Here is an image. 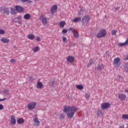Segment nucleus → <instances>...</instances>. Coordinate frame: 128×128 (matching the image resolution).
<instances>
[{"label": "nucleus", "instance_id": "1", "mask_svg": "<svg viewBox=\"0 0 128 128\" xmlns=\"http://www.w3.org/2000/svg\"><path fill=\"white\" fill-rule=\"evenodd\" d=\"M78 108H76V107L74 106H64L63 112H66V114L68 118H70L72 120V118H74V114L76 112H78Z\"/></svg>", "mask_w": 128, "mask_h": 128}, {"label": "nucleus", "instance_id": "2", "mask_svg": "<svg viewBox=\"0 0 128 128\" xmlns=\"http://www.w3.org/2000/svg\"><path fill=\"white\" fill-rule=\"evenodd\" d=\"M106 36V29H102L100 30L96 35L97 38H104Z\"/></svg>", "mask_w": 128, "mask_h": 128}, {"label": "nucleus", "instance_id": "3", "mask_svg": "<svg viewBox=\"0 0 128 128\" xmlns=\"http://www.w3.org/2000/svg\"><path fill=\"white\" fill-rule=\"evenodd\" d=\"M90 20V15H84L82 18V24L83 25L86 26Z\"/></svg>", "mask_w": 128, "mask_h": 128}, {"label": "nucleus", "instance_id": "4", "mask_svg": "<svg viewBox=\"0 0 128 128\" xmlns=\"http://www.w3.org/2000/svg\"><path fill=\"white\" fill-rule=\"evenodd\" d=\"M120 62V58H116L114 59L113 64L115 66L116 68H118L122 64Z\"/></svg>", "mask_w": 128, "mask_h": 128}, {"label": "nucleus", "instance_id": "5", "mask_svg": "<svg viewBox=\"0 0 128 128\" xmlns=\"http://www.w3.org/2000/svg\"><path fill=\"white\" fill-rule=\"evenodd\" d=\"M40 20H41L43 26H46L48 24V18L44 17V16L42 15L39 17Z\"/></svg>", "mask_w": 128, "mask_h": 128}, {"label": "nucleus", "instance_id": "6", "mask_svg": "<svg viewBox=\"0 0 128 128\" xmlns=\"http://www.w3.org/2000/svg\"><path fill=\"white\" fill-rule=\"evenodd\" d=\"M36 102H30L28 104V110H34V108H36Z\"/></svg>", "mask_w": 128, "mask_h": 128}, {"label": "nucleus", "instance_id": "7", "mask_svg": "<svg viewBox=\"0 0 128 128\" xmlns=\"http://www.w3.org/2000/svg\"><path fill=\"white\" fill-rule=\"evenodd\" d=\"M34 126H40V122L38 120V114H36L34 116Z\"/></svg>", "mask_w": 128, "mask_h": 128}, {"label": "nucleus", "instance_id": "8", "mask_svg": "<svg viewBox=\"0 0 128 128\" xmlns=\"http://www.w3.org/2000/svg\"><path fill=\"white\" fill-rule=\"evenodd\" d=\"M110 106V104L109 102H104L101 104L102 110H106V108H108Z\"/></svg>", "mask_w": 128, "mask_h": 128}, {"label": "nucleus", "instance_id": "9", "mask_svg": "<svg viewBox=\"0 0 128 128\" xmlns=\"http://www.w3.org/2000/svg\"><path fill=\"white\" fill-rule=\"evenodd\" d=\"M15 8H16V12H23L24 9V7L20 6H15Z\"/></svg>", "mask_w": 128, "mask_h": 128}, {"label": "nucleus", "instance_id": "10", "mask_svg": "<svg viewBox=\"0 0 128 128\" xmlns=\"http://www.w3.org/2000/svg\"><path fill=\"white\" fill-rule=\"evenodd\" d=\"M118 98L121 101L126 100V96L124 94H119L118 95Z\"/></svg>", "mask_w": 128, "mask_h": 128}, {"label": "nucleus", "instance_id": "11", "mask_svg": "<svg viewBox=\"0 0 128 128\" xmlns=\"http://www.w3.org/2000/svg\"><path fill=\"white\" fill-rule=\"evenodd\" d=\"M20 20H22V16H18V18L12 19V20L14 22H18V24H22V21H20Z\"/></svg>", "mask_w": 128, "mask_h": 128}, {"label": "nucleus", "instance_id": "12", "mask_svg": "<svg viewBox=\"0 0 128 128\" xmlns=\"http://www.w3.org/2000/svg\"><path fill=\"white\" fill-rule=\"evenodd\" d=\"M68 62H70L71 64L74 62V57L69 56L66 58Z\"/></svg>", "mask_w": 128, "mask_h": 128}, {"label": "nucleus", "instance_id": "13", "mask_svg": "<svg viewBox=\"0 0 128 128\" xmlns=\"http://www.w3.org/2000/svg\"><path fill=\"white\" fill-rule=\"evenodd\" d=\"M40 79L38 80L36 87L37 88H40V90L42 88H44V84H42V83L40 82Z\"/></svg>", "mask_w": 128, "mask_h": 128}, {"label": "nucleus", "instance_id": "14", "mask_svg": "<svg viewBox=\"0 0 128 128\" xmlns=\"http://www.w3.org/2000/svg\"><path fill=\"white\" fill-rule=\"evenodd\" d=\"M10 123L12 126H15L16 124V120L14 115H12L11 116Z\"/></svg>", "mask_w": 128, "mask_h": 128}, {"label": "nucleus", "instance_id": "15", "mask_svg": "<svg viewBox=\"0 0 128 128\" xmlns=\"http://www.w3.org/2000/svg\"><path fill=\"white\" fill-rule=\"evenodd\" d=\"M58 10V5L52 6L50 10L51 14H54V10Z\"/></svg>", "mask_w": 128, "mask_h": 128}, {"label": "nucleus", "instance_id": "16", "mask_svg": "<svg viewBox=\"0 0 128 128\" xmlns=\"http://www.w3.org/2000/svg\"><path fill=\"white\" fill-rule=\"evenodd\" d=\"M0 42H4V44H8L10 40L6 38L2 37L0 39Z\"/></svg>", "mask_w": 128, "mask_h": 128}, {"label": "nucleus", "instance_id": "17", "mask_svg": "<svg viewBox=\"0 0 128 128\" xmlns=\"http://www.w3.org/2000/svg\"><path fill=\"white\" fill-rule=\"evenodd\" d=\"M3 14L5 16H8L10 14V10L8 8H4V9Z\"/></svg>", "mask_w": 128, "mask_h": 128}, {"label": "nucleus", "instance_id": "18", "mask_svg": "<svg viewBox=\"0 0 128 128\" xmlns=\"http://www.w3.org/2000/svg\"><path fill=\"white\" fill-rule=\"evenodd\" d=\"M73 34L74 38H80V34L76 30L73 32Z\"/></svg>", "mask_w": 128, "mask_h": 128}, {"label": "nucleus", "instance_id": "19", "mask_svg": "<svg viewBox=\"0 0 128 128\" xmlns=\"http://www.w3.org/2000/svg\"><path fill=\"white\" fill-rule=\"evenodd\" d=\"M104 68V64H98V68H96V70H103V68Z\"/></svg>", "mask_w": 128, "mask_h": 128}, {"label": "nucleus", "instance_id": "20", "mask_svg": "<svg viewBox=\"0 0 128 128\" xmlns=\"http://www.w3.org/2000/svg\"><path fill=\"white\" fill-rule=\"evenodd\" d=\"M97 116L98 118H102V111L101 110H98L96 112Z\"/></svg>", "mask_w": 128, "mask_h": 128}, {"label": "nucleus", "instance_id": "21", "mask_svg": "<svg viewBox=\"0 0 128 128\" xmlns=\"http://www.w3.org/2000/svg\"><path fill=\"white\" fill-rule=\"evenodd\" d=\"M18 124H24V120L22 118H20L18 120H17Z\"/></svg>", "mask_w": 128, "mask_h": 128}, {"label": "nucleus", "instance_id": "22", "mask_svg": "<svg viewBox=\"0 0 128 128\" xmlns=\"http://www.w3.org/2000/svg\"><path fill=\"white\" fill-rule=\"evenodd\" d=\"M80 20H82V17H76L73 20V22H80Z\"/></svg>", "mask_w": 128, "mask_h": 128}, {"label": "nucleus", "instance_id": "23", "mask_svg": "<svg viewBox=\"0 0 128 128\" xmlns=\"http://www.w3.org/2000/svg\"><path fill=\"white\" fill-rule=\"evenodd\" d=\"M126 44H128V38L126 39L124 42L120 44L119 46H126Z\"/></svg>", "mask_w": 128, "mask_h": 128}, {"label": "nucleus", "instance_id": "24", "mask_svg": "<svg viewBox=\"0 0 128 128\" xmlns=\"http://www.w3.org/2000/svg\"><path fill=\"white\" fill-rule=\"evenodd\" d=\"M30 14H26L24 15V20H30Z\"/></svg>", "mask_w": 128, "mask_h": 128}, {"label": "nucleus", "instance_id": "25", "mask_svg": "<svg viewBox=\"0 0 128 128\" xmlns=\"http://www.w3.org/2000/svg\"><path fill=\"white\" fill-rule=\"evenodd\" d=\"M76 88H78V90H84V86L82 85H76Z\"/></svg>", "mask_w": 128, "mask_h": 128}, {"label": "nucleus", "instance_id": "26", "mask_svg": "<svg viewBox=\"0 0 128 128\" xmlns=\"http://www.w3.org/2000/svg\"><path fill=\"white\" fill-rule=\"evenodd\" d=\"M16 9L12 8H10V14H16Z\"/></svg>", "mask_w": 128, "mask_h": 128}, {"label": "nucleus", "instance_id": "27", "mask_svg": "<svg viewBox=\"0 0 128 128\" xmlns=\"http://www.w3.org/2000/svg\"><path fill=\"white\" fill-rule=\"evenodd\" d=\"M28 38H29L30 40H34V34H29L28 36Z\"/></svg>", "mask_w": 128, "mask_h": 128}, {"label": "nucleus", "instance_id": "28", "mask_svg": "<svg viewBox=\"0 0 128 128\" xmlns=\"http://www.w3.org/2000/svg\"><path fill=\"white\" fill-rule=\"evenodd\" d=\"M39 50L40 47H38V46H36V47L32 48V50L33 52H36L38 51Z\"/></svg>", "mask_w": 128, "mask_h": 128}, {"label": "nucleus", "instance_id": "29", "mask_svg": "<svg viewBox=\"0 0 128 128\" xmlns=\"http://www.w3.org/2000/svg\"><path fill=\"white\" fill-rule=\"evenodd\" d=\"M64 26H66V22L64 21H62L60 22V28H64Z\"/></svg>", "mask_w": 128, "mask_h": 128}, {"label": "nucleus", "instance_id": "30", "mask_svg": "<svg viewBox=\"0 0 128 128\" xmlns=\"http://www.w3.org/2000/svg\"><path fill=\"white\" fill-rule=\"evenodd\" d=\"M122 118L123 120H128V114H124L122 115Z\"/></svg>", "mask_w": 128, "mask_h": 128}, {"label": "nucleus", "instance_id": "31", "mask_svg": "<svg viewBox=\"0 0 128 128\" xmlns=\"http://www.w3.org/2000/svg\"><path fill=\"white\" fill-rule=\"evenodd\" d=\"M64 118H66V114L64 113H62L60 114V120H64Z\"/></svg>", "mask_w": 128, "mask_h": 128}, {"label": "nucleus", "instance_id": "32", "mask_svg": "<svg viewBox=\"0 0 128 128\" xmlns=\"http://www.w3.org/2000/svg\"><path fill=\"white\" fill-rule=\"evenodd\" d=\"M3 94L5 96H8V89L4 90H3Z\"/></svg>", "mask_w": 128, "mask_h": 128}, {"label": "nucleus", "instance_id": "33", "mask_svg": "<svg viewBox=\"0 0 128 128\" xmlns=\"http://www.w3.org/2000/svg\"><path fill=\"white\" fill-rule=\"evenodd\" d=\"M84 12V10L80 9L78 12V16H82V12Z\"/></svg>", "mask_w": 128, "mask_h": 128}, {"label": "nucleus", "instance_id": "34", "mask_svg": "<svg viewBox=\"0 0 128 128\" xmlns=\"http://www.w3.org/2000/svg\"><path fill=\"white\" fill-rule=\"evenodd\" d=\"M118 30H112V36H116V34Z\"/></svg>", "mask_w": 128, "mask_h": 128}, {"label": "nucleus", "instance_id": "35", "mask_svg": "<svg viewBox=\"0 0 128 128\" xmlns=\"http://www.w3.org/2000/svg\"><path fill=\"white\" fill-rule=\"evenodd\" d=\"M62 41L65 42V44L66 42H68V39H66V38L64 37V36H62Z\"/></svg>", "mask_w": 128, "mask_h": 128}, {"label": "nucleus", "instance_id": "36", "mask_svg": "<svg viewBox=\"0 0 128 128\" xmlns=\"http://www.w3.org/2000/svg\"><path fill=\"white\" fill-rule=\"evenodd\" d=\"M56 84V82L55 81H52V82H50V86H54Z\"/></svg>", "mask_w": 128, "mask_h": 128}, {"label": "nucleus", "instance_id": "37", "mask_svg": "<svg viewBox=\"0 0 128 128\" xmlns=\"http://www.w3.org/2000/svg\"><path fill=\"white\" fill-rule=\"evenodd\" d=\"M6 32L4 30L0 29V34H4Z\"/></svg>", "mask_w": 128, "mask_h": 128}, {"label": "nucleus", "instance_id": "38", "mask_svg": "<svg viewBox=\"0 0 128 128\" xmlns=\"http://www.w3.org/2000/svg\"><path fill=\"white\" fill-rule=\"evenodd\" d=\"M92 64H94V62H92V61L89 62L88 64L87 65V67L90 68V66H92Z\"/></svg>", "mask_w": 128, "mask_h": 128}, {"label": "nucleus", "instance_id": "39", "mask_svg": "<svg viewBox=\"0 0 128 128\" xmlns=\"http://www.w3.org/2000/svg\"><path fill=\"white\" fill-rule=\"evenodd\" d=\"M29 80L30 82H34V79L32 78V76H30L29 77Z\"/></svg>", "mask_w": 128, "mask_h": 128}, {"label": "nucleus", "instance_id": "40", "mask_svg": "<svg viewBox=\"0 0 128 128\" xmlns=\"http://www.w3.org/2000/svg\"><path fill=\"white\" fill-rule=\"evenodd\" d=\"M76 30L74 28H68V30H70L72 32H74Z\"/></svg>", "mask_w": 128, "mask_h": 128}, {"label": "nucleus", "instance_id": "41", "mask_svg": "<svg viewBox=\"0 0 128 128\" xmlns=\"http://www.w3.org/2000/svg\"><path fill=\"white\" fill-rule=\"evenodd\" d=\"M106 58H109V56H110V52L108 51H106Z\"/></svg>", "mask_w": 128, "mask_h": 128}, {"label": "nucleus", "instance_id": "42", "mask_svg": "<svg viewBox=\"0 0 128 128\" xmlns=\"http://www.w3.org/2000/svg\"><path fill=\"white\" fill-rule=\"evenodd\" d=\"M90 95L88 94H86V98H87V100H88L90 98Z\"/></svg>", "mask_w": 128, "mask_h": 128}, {"label": "nucleus", "instance_id": "43", "mask_svg": "<svg viewBox=\"0 0 128 128\" xmlns=\"http://www.w3.org/2000/svg\"><path fill=\"white\" fill-rule=\"evenodd\" d=\"M62 32L63 34H66V32H68V30L67 29H63Z\"/></svg>", "mask_w": 128, "mask_h": 128}, {"label": "nucleus", "instance_id": "44", "mask_svg": "<svg viewBox=\"0 0 128 128\" xmlns=\"http://www.w3.org/2000/svg\"><path fill=\"white\" fill-rule=\"evenodd\" d=\"M4 110V105L0 104V110Z\"/></svg>", "mask_w": 128, "mask_h": 128}, {"label": "nucleus", "instance_id": "45", "mask_svg": "<svg viewBox=\"0 0 128 128\" xmlns=\"http://www.w3.org/2000/svg\"><path fill=\"white\" fill-rule=\"evenodd\" d=\"M36 40H37V42H40V37L38 36Z\"/></svg>", "mask_w": 128, "mask_h": 128}, {"label": "nucleus", "instance_id": "46", "mask_svg": "<svg viewBox=\"0 0 128 128\" xmlns=\"http://www.w3.org/2000/svg\"><path fill=\"white\" fill-rule=\"evenodd\" d=\"M10 62H16V59H11L10 60Z\"/></svg>", "mask_w": 128, "mask_h": 128}, {"label": "nucleus", "instance_id": "47", "mask_svg": "<svg viewBox=\"0 0 128 128\" xmlns=\"http://www.w3.org/2000/svg\"><path fill=\"white\" fill-rule=\"evenodd\" d=\"M120 8V7H116L115 8V10H118Z\"/></svg>", "mask_w": 128, "mask_h": 128}, {"label": "nucleus", "instance_id": "48", "mask_svg": "<svg viewBox=\"0 0 128 128\" xmlns=\"http://www.w3.org/2000/svg\"><path fill=\"white\" fill-rule=\"evenodd\" d=\"M28 0H21V1L22 2H28Z\"/></svg>", "mask_w": 128, "mask_h": 128}, {"label": "nucleus", "instance_id": "49", "mask_svg": "<svg viewBox=\"0 0 128 128\" xmlns=\"http://www.w3.org/2000/svg\"><path fill=\"white\" fill-rule=\"evenodd\" d=\"M125 60H128V54L124 58Z\"/></svg>", "mask_w": 128, "mask_h": 128}, {"label": "nucleus", "instance_id": "50", "mask_svg": "<svg viewBox=\"0 0 128 128\" xmlns=\"http://www.w3.org/2000/svg\"><path fill=\"white\" fill-rule=\"evenodd\" d=\"M6 100V98H4L3 99H0V102H2L4 100Z\"/></svg>", "mask_w": 128, "mask_h": 128}, {"label": "nucleus", "instance_id": "51", "mask_svg": "<svg viewBox=\"0 0 128 128\" xmlns=\"http://www.w3.org/2000/svg\"><path fill=\"white\" fill-rule=\"evenodd\" d=\"M79 8H80V10H84V7H82V6H80Z\"/></svg>", "mask_w": 128, "mask_h": 128}, {"label": "nucleus", "instance_id": "52", "mask_svg": "<svg viewBox=\"0 0 128 128\" xmlns=\"http://www.w3.org/2000/svg\"><path fill=\"white\" fill-rule=\"evenodd\" d=\"M119 128H124V126H120Z\"/></svg>", "mask_w": 128, "mask_h": 128}, {"label": "nucleus", "instance_id": "53", "mask_svg": "<svg viewBox=\"0 0 128 128\" xmlns=\"http://www.w3.org/2000/svg\"><path fill=\"white\" fill-rule=\"evenodd\" d=\"M70 44H72V43H70V44H69V46H72Z\"/></svg>", "mask_w": 128, "mask_h": 128}, {"label": "nucleus", "instance_id": "54", "mask_svg": "<svg viewBox=\"0 0 128 128\" xmlns=\"http://www.w3.org/2000/svg\"><path fill=\"white\" fill-rule=\"evenodd\" d=\"M14 48H16V46H14Z\"/></svg>", "mask_w": 128, "mask_h": 128}, {"label": "nucleus", "instance_id": "55", "mask_svg": "<svg viewBox=\"0 0 128 128\" xmlns=\"http://www.w3.org/2000/svg\"><path fill=\"white\" fill-rule=\"evenodd\" d=\"M16 20H18V19H16Z\"/></svg>", "mask_w": 128, "mask_h": 128}]
</instances>
